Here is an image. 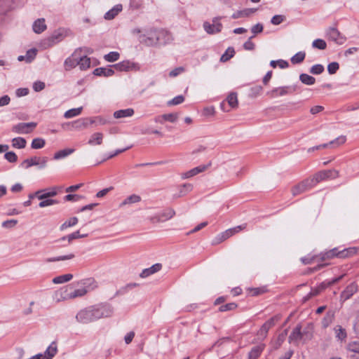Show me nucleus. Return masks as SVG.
<instances>
[{
	"label": "nucleus",
	"instance_id": "obj_1",
	"mask_svg": "<svg viewBox=\"0 0 359 359\" xmlns=\"http://www.w3.org/2000/svg\"><path fill=\"white\" fill-rule=\"evenodd\" d=\"M114 308L107 303L98 304L81 309L76 315V320L81 324H89L102 318L113 316Z\"/></svg>",
	"mask_w": 359,
	"mask_h": 359
},
{
	"label": "nucleus",
	"instance_id": "obj_2",
	"mask_svg": "<svg viewBox=\"0 0 359 359\" xmlns=\"http://www.w3.org/2000/svg\"><path fill=\"white\" fill-rule=\"evenodd\" d=\"M312 337L313 330L311 327L308 326L302 330V325H297L289 336V342L298 344L300 341L304 343L311 340Z\"/></svg>",
	"mask_w": 359,
	"mask_h": 359
},
{
	"label": "nucleus",
	"instance_id": "obj_3",
	"mask_svg": "<svg viewBox=\"0 0 359 359\" xmlns=\"http://www.w3.org/2000/svg\"><path fill=\"white\" fill-rule=\"evenodd\" d=\"M72 285H69L65 288L55 292V298L57 299V302L81 297L84 296L88 292L85 287H81L73 291H72Z\"/></svg>",
	"mask_w": 359,
	"mask_h": 359
},
{
	"label": "nucleus",
	"instance_id": "obj_4",
	"mask_svg": "<svg viewBox=\"0 0 359 359\" xmlns=\"http://www.w3.org/2000/svg\"><path fill=\"white\" fill-rule=\"evenodd\" d=\"M158 29L150 28L145 33L139 36V41L147 46H154L158 45Z\"/></svg>",
	"mask_w": 359,
	"mask_h": 359
},
{
	"label": "nucleus",
	"instance_id": "obj_5",
	"mask_svg": "<svg viewBox=\"0 0 359 359\" xmlns=\"http://www.w3.org/2000/svg\"><path fill=\"white\" fill-rule=\"evenodd\" d=\"M47 162V157L33 156L30 158L24 160L20 164V166L25 169H28L34 165H39V168H43L46 166Z\"/></svg>",
	"mask_w": 359,
	"mask_h": 359
},
{
	"label": "nucleus",
	"instance_id": "obj_6",
	"mask_svg": "<svg viewBox=\"0 0 359 359\" xmlns=\"http://www.w3.org/2000/svg\"><path fill=\"white\" fill-rule=\"evenodd\" d=\"M280 319V317L279 316H275L266 321L257 332L258 337L259 339H265L269 330L273 327Z\"/></svg>",
	"mask_w": 359,
	"mask_h": 359
},
{
	"label": "nucleus",
	"instance_id": "obj_7",
	"mask_svg": "<svg viewBox=\"0 0 359 359\" xmlns=\"http://www.w3.org/2000/svg\"><path fill=\"white\" fill-rule=\"evenodd\" d=\"M246 227V224H242L237 226L236 227L227 229L224 232L222 233L219 235L213 241V244H218L226 239L229 238L233 234L238 233L240 231L245 229Z\"/></svg>",
	"mask_w": 359,
	"mask_h": 359
},
{
	"label": "nucleus",
	"instance_id": "obj_8",
	"mask_svg": "<svg viewBox=\"0 0 359 359\" xmlns=\"http://www.w3.org/2000/svg\"><path fill=\"white\" fill-rule=\"evenodd\" d=\"M36 126V123H20L12 127V131L18 134L30 133Z\"/></svg>",
	"mask_w": 359,
	"mask_h": 359
},
{
	"label": "nucleus",
	"instance_id": "obj_9",
	"mask_svg": "<svg viewBox=\"0 0 359 359\" xmlns=\"http://www.w3.org/2000/svg\"><path fill=\"white\" fill-rule=\"evenodd\" d=\"M294 90L290 86H282L272 89L266 93V95L271 98H275L279 96H284L292 93Z\"/></svg>",
	"mask_w": 359,
	"mask_h": 359
},
{
	"label": "nucleus",
	"instance_id": "obj_10",
	"mask_svg": "<svg viewBox=\"0 0 359 359\" xmlns=\"http://www.w3.org/2000/svg\"><path fill=\"white\" fill-rule=\"evenodd\" d=\"M79 49L76 50L64 62V67L66 71H69L78 66Z\"/></svg>",
	"mask_w": 359,
	"mask_h": 359
},
{
	"label": "nucleus",
	"instance_id": "obj_11",
	"mask_svg": "<svg viewBox=\"0 0 359 359\" xmlns=\"http://www.w3.org/2000/svg\"><path fill=\"white\" fill-rule=\"evenodd\" d=\"M327 37L338 44H342L346 39L341 34L337 29L330 27L327 31Z\"/></svg>",
	"mask_w": 359,
	"mask_h": 359
},
{
	"label": "nucleus",
	"instance_id": "obj_12",
	"mask_svg": "<svg viewBox=\"0 0 359 359\" xmlns=\"http://www.w3.org/2000/svg\"><path fill=\"white\" fill-rule=\"evenodd\" d=\"M222 25L218 21L217 19L213 20V23L210 24L208 22L203 23V28L205 32L210 34L219 33L221 32Z\"/></svg>",
	"mask_w": 359,
	"mask_h": 359
},
{
	"label": "nucleus",
	"instance_id": "obj_13",
	"mask_svg": "<svg viewBox=\"0 0 359 359\" xmlns=\"http://www.w3.org/2000/svg\"><path fill=\"white\" fill-rule=\"evenodd\" d=\"M357 290L358 286L355 283H352L349 284L341 294V300L346 301L351 298Z\"/></svg>",
	"mask_w": 359,
	"mask_h": 359
},
{
	"label": "nucleus",
	"instance_id": "obj_14",
	"mask_svg": "<svg viewBox=\"0 0 359 359\" xmlns=\"http://www.w3.org/2000/svg\"><path fill=\"white\" fill-rule=\"evenodd\" d=\"M161 269H162V264L160 263H156V264L152 265L151 267L144 269V270H142V271L140 274V276L142 278H147L149 276L158 272L159 271L161 270Z\"/></svg>",
	"mask_w": 359,
	"mask_h": 359
},
{
	"label": "nucleus",
	"instance_id": "obj_15",
	"mask_svg": "<svg viewBox=\"0 0 359 359\" xmlns=\"http://www.w3.org/2000/svg\"><path fill=\"white\" fill-rule=\"evenodd\" d=\"M332 173H334V177L338 175V172L336 170H324L316 173L314 175L313 180H315L316 182H319L332 177Z\"/></svg>",
	"mask_w": 359,
	"mask_h": 359
},
{
	"label": "nucleus",
	"instance_id": "obj_16",
	"mask_svg": "<svg viewBox=\"0 0 359 359\" xmlns=\"http://www.w3.org/2000/svg\"><path fill=\"white\" fill-rule=\"evenodd\" d=\"M174 215L175 212L172 210H166L158 215L151 217V221L152 222H163L172 218Z\"/></svg>",
	"mask_w": 359,
	"mask_h": 359
},
{
	"label": "nucleus",
	"instance_id": "obj_17",
	"mask_svg": "<svg viewBox=\"0 0 359 359\" xmlns=\"http://www.w3.org/2000/svg\"><path fill=\"white\" fill-rule=\"evenodd\" d=\"M346 349L350 356H353L355 354L359 355V340L349 341Z\"/></svg>",
	"mask_w": 359,
	"mask_h": 359
},
{
	"label": "nucleus",
	"instance_id": "obj_18",
	"mask_svg": "<svg viewBox=\"0 0 359 359\" xmlns=\"http://www.w3.org/2000/svg\"><path fill=\"white\" fill-rule=\"evenodd\" d=\"M78 66L81 70H86L90 67V59L86 55L81 54V49H79Z\"/></svg>",
	"mask_w": 359,
	"mask_h": 359
},
{
	"label": "nucleus",
	"instance_id": "obj_19",
	"mask_svg": "<svg viewBox=\"0 0 359 359\" xmlns=\"http://www.w3.org/2000/svg\"><path fill=\"white\" fill-rule=\"evenodd\" d=\"M46 25L44 18H39L35 20L32 25L33 31L36 34H41L46 29Z\"/></svg>",
	"mask_w": 359,
	"mask_h": 359
},
{
	"label": "nucleus",
	"instance_id": "obj_20",
	"mask_svg": "<svg viewBox=\"0 0 359 359\" xmlns=\"http://www.w3.org/2000/svg\"><path fill=\"white\" fill-rule=\"evenodd\" d=\"M114 74V71L111 67H98L93 71V74L98 76L109 77Z\"/></svg>",
	"mask_w": 359,
	"mask_h": 359
},
{
	"label": "nucleus",
	"instance_id": "obj_21",
	"mask_svg": "<svg viewBox=\"0 0 359 359\" xmlns=\"http://www.w3.org/2000/svg\"><path fill=\"white\" fill-rule=\"evenodd\" d=\"M158 45L165 44L171 39L170 33L164 29H158Z\"/></svg>",
	"mask_w": 359,
	"mask_h": 359
},
{
	"label": "nucleus",
	"instance_id": "obj_22",
	"mask_svg": "<svg viewBox=\"0 0 359 359\" xmlns=\"http://www.w3.org/2000/svg\"><path fill=\"white\" fill-rule=\"evenodd\" d=\"M135 111L134 109L132 108H128L125 109H120L114 111V117L115 118H127V117H131L133 116Z\"/></svg>",
	"mask_w": 359,
	"mask_h": 359
},
{
	"label": "nucleus",
	"instance_id": "obj_23",
	"mask_svg": "<svg viewBox=\"0 0 359 359\" xmlns=\"http://www.w3.org/2000/svg\"><path fill=\"white\" fill-rule=\"evenodd\" d=\"M357 252V249L355 248H348L342 250H339L337 252V258L345 259L350 257Z\"/></svg>",
	"mask_w": 359,
	"mask_h": 359
},
{
	"label": "nucleus",
	"instance_id": "obj_24",
	"mask_svg": "<svg viewBox=\"0 0 359 359\" xmlns=\"http://www.w3.org/2000/svg\"><path fill=\"white\" fill-rule=\"evenodd\" d=\"M104 135L102 133H93L88 140V144L90 145H100L102 144Z\"/></svg>",
	"mask_w": 359,
	"mask_h": 359
},
{
	"label": "nucleus",
	"instance_id": "obj_25",
	"mask_svg": "<svg viewBox=\"0 0 359 359\" xmlns=\"http://www.w3.org/2000/svg\"><path fill=\"white\" fill-rule=\"evenodd\" d=\"M309 184V181H304L294 186L292 189V194L295 196L305 192L307 190Z\"/></svg>",
	"mask_w": 359,
	"mask_h": 359
},
{
	"label": "nucleus",
	"instance_id": "obj_26",
	"mask_svg": "<svg viewBox=\"0 0 359 359\" xmlns=\"http://www.w3.org/2000/svg\"><path fill=\"white\" fill-rule=\"evenodd\" d=\"M122 9L123 6L121 4H116L105 13L104 18L106 20L114 19L122 11Z\"/></svg>",
	"mask_w": 359,
	"mask_h": 359
},
{
	"label": "nucleus",
	"instance_id": "obj_27",
	"mask_svg": "<svg viewBox=\"0 0 359 359\" xmlns=\"http://www.w3.org/2000/svg\"><path fill=\"white\" fill-rule=\"evenodd\" d=\"M36 55V50L35 48H32L27 50L25 55H20L18 57V60L19 61L25 60L26 62L29 63L35 58Z\"/></svg>",
	"mask_w": 359,
	"mask_h": 359
},
{
	"label": "nucleus",
	"instance_id": "obj_28",
	"mask_svg": "<svg viewBox=\"0 0 359 359\" xmlns=\"http://www.w3.org/2000/svg\"><path fill=\"white\" fill-rule=\"evenodd\" d=\"M118 71H130L135 67V64L130 61H123L114 65Z\"/></svg>",
	"mask_w": 359,
	"mask_h": 359
},
{
	"label": "nucleus",
	"instance_id": "obj_29",
	"mask_svg": "<svg viewBox=\"0 0 359 359\" xmlns=\"http://www.w3.org/2000/svg\"><path fill=\"white\" fill-rule=\"evenodd\" d=\"M141 197L137 194H132L128 197H126L119 205V206L123 207L126 205H130L133 203H137L141 201Z\"/></svg>",
	"mask_w": 359,
	"mask_h": 359
},
{
	"label": "nucleus",
	"instance_id": "obj_30",
	"mask_svg": "<svg viewBox=\"0 0 359 359\" xmlns=\"http://www.w3.org/2000/svg\"><path fill=\"white\" fill-rule=\"evenodd\" d=\"M335 337L336 338L342 341L345 340L347 337V333L344 328H343L341 325H336L334 328Z\"/></svg>",
	"mask_w": 359,
	"mask_h": 359
},
{
	"label": "nucleus",
	"instance_id": "obj_31",
	"mask_svg": "<svg viewBox=\"0 0 359 359\" xmlns=\"http://www.w3.org/2000/svg\"><path fill=\"white\" fill-rule=\"evenodd\" d=\"M75 255L73 253H70L66 255H61L58 257H48L45 259V262L46 263L50 262H60V261H65V260H69L74 258Z\"/></svg>",
	"mask_w": 359,
	"mask_h": 359
},
{
	"label": "nucleus",
	"instance_id": "obj_32",
	"mask_svg": "<svg viewBox=\"0 0 359 359\" xmlns=\"http://www.w3.org/2000/svg\"><path fill=\"white\" fill-rule=\"evenodd\" d=\"M74 149H65L62 150H60L57 152L55 153L53 158L55 160H59L61 158H64L67 156L73 154L74 152Z\"/></svg>",
	"mask_w": 359,
	"mask_h": 359
},
{
	"label": "nucleus",
	"instance_id": "obj_33",
	"mask_svg": "<svg viewBox=\"0 0 359 359\" xmlns=\"http://www.w3.org/2000/svg\"><path fill=\"white\" fill-rule=\"evenodd\" d=\"M73 278V275L71 273H67L61 276L55 277L53 279L54 284H61L71 280Z\"/></svg>",
	"mask_w": 359,
	"mask_h": 359
},
{
	"label": "nucleus",
	"instance_id": "obj_34",
	"mask_svg": "<svg viewBox=\"0 0 359 359\" xmlns=\"http://www.w3.org/2000/svg\"><path fill=\"white\" fill-rule=\"evenodd\" d=\"M57 345L55 342H53L46 350L43 355H46L47 359H52L57 353Z\"/></svg>",
	"mask_w": 359,
	"mask_h": 359
},
{
	"label": "nucleus",
	"instance_id": "obj_35",
	"mask_svg": "<svg viewBox=\"0 0 359 359\" xmlns=\"http://www.w3.org/2000/svg\"><path fill=\"white\" fill-rule=\"evenodd\" d=\"M12 147L16 149H23L26 147V140L23 137H15L11 140Z\"/></svg>",
	"mask_w": 359,
	"mask_h": 359
},
{
	"label": "nucleus",
	"instance_id": "obj_36",
	"mask_svg": "<svg viewBox=\"0 0 359 359\" xmlns=\"http://www.w3.org/2000/svg\"><path fill=\"white\" fill-rule=\"evenodd\" d=\"M226 102L231 109L237 108L238 104L237 94L231 93L226 97Z\"/></svg>",
	"mask_w": 359,
	"mask_h": 359
},
{
	"label": "nucleus",
	"instance_id": "obj_37",
	"mask_svg": "<svg viewBox=\"0 0 359 359\" xmlns=\"http://www.w3.org/2000/svg\"><path fill=\"white\" fill-rule=\"evenodd\" d=\"M334 318V313L333 311H329L326 313L323 319L322 320V326L324 328L327 327L331 325Z\"/></svg>",
	"mask_w": 359,
	"mask_h": 359
},
{
	"label": "nucleus",
	"instance_id": "obj_38",
	"mask_svg": "<svg viewBox=\"0 0 359 359\" xmlns=\"http://www.w3.org/2000/svg\"><path fill=\"white\" fill-rule=\"evenodd\" d=\"M210 165L211 163H209L207 165H200L196 168L191 169L190 170H189L190 172V176L192 177L199 173L205 171L210 166Z\"/></svg>",
	"mask_w": 359,
	"mask_h": 359
},
{
	"label": "nucleus",
	"instance_id": "obj_39",
	"mask_svg": "<svg viewBox=\"0 0 359 359\" xmlns=\"http://www.w3.org/2000/svg\"><path fill=\"white\" fill-rule=\"evenodd\" d=\"M56 187H53L49 191H46V190H41V193L38 196V198L39 200H43L50 197H53L57 195V192L56 190Z\"/></svg>",
	"mask_w": 359,
	"mask_h": 359
},
{
	"label": "nucleus",
	"instance_id": "obj_40",
	"mask_svg": "<svg viewBox=\"0 0 359 359\" xmlns=\"http://www.w3.org/2000/svg\"><path fill=\"white\" fill-rule=\"evenodd\" d=\"M299 80L304 84L309 86L313 85L316 82V79L307 74H301L299 75Z\"/></svg>",
	"mask_w": 359,
	"mask_h": 359
},
{
	"label": "nucleus",
	"instance_id": "obj_41",
	"mask_svg": "<svg viewBox=\"0 0 359 359\" xmlns=\"http://www.w3.org/2000/svg\"><path fill=\"white\" fill-rule=\"evenodd\" d=\"M82 109V107L69 109L64 114V117L66 118H71L79 116L81 114Z\"/></svg>",
	"mask_w": 359,
	"mask_h": 359
},
{
	"label": "nucleus",
	"instance_id": "obj_42",
	"mask_svg": "<svg viewBox=\"0 0 359 359\" xmlns=\"http://www.w3.org/2000/svg\"><path fill=\"white\" fill-rule=\"evenodd\" d=\"M255 11H256V9H254V8L245 9V10L238 11L236 13H233L232 15V18L233 19H236L238 18L247 17V16L250 15V14L253 13L254 12H255Z\"/></svg>",
	"mask_w": 359,
	"mask_h": 359
},
{
	"label": "nucleus",
	"instance_id": "obj_43",
	"mask_svg": "<svg viewBox=\"0 0 359 359\" xmlns=\"http://www.w3.org/2000/svg\"><path fill=\"white\" fill-rule=\"evenodd\" d=\"M235 54V50L233 47H229L225 53L221 56L220 61L221 62H226L233 57Z\"/></svg>",
	"mask_w": 359,
	"mask_h": 359
},
{
	"label": "nucleus",
	"instance_id": "obj_44",
	"mask_svg": "<svg viewBox=\"0 0 359 359\" xmlns=\"http://www.w3.org/2000/svg\"><path fill=\"white\" fill-rule=\"evenodd\" d=\"M59 37H60V34H53L48 39H45L43 42V48H47L48 47L53 46L56 43V40H57Z\"/></svg>",
	"mask_w": 359,
	"mask_h": 359
},
{
	"label": "nucleus",
	"instance_id": "obj_45",
	"mask_svg": "<svg viewBox=\"0 0 359 359\" xmlns=\"http://www.w3.org/2000/svg\"><path fill=\"white\" fill-rule=\"evenodd\" d=\"M305 53L303 51L298 52L294 56H292L290 59L291 62L294 65L299 64L304 61L305 58Z\"/></svg>",
	"mask_w": 359,
	"mask_h": 359
},
{
	"label": "nucleus",
	"instance_id": "obj_46",
	"mask_svg": "<svg viewBox=\"0 0 359 359\" xmlns=\"http://www.w3.org/2000/svg\"><path fill=\"white\" fill-rule=\"evenodd\" d=\"M46 142L42 138H34L32 142L31 147L32 149H41L45 146Z\"/></svg>",
	"mask_w": 359,
	"mask_h": 359
},
{
	"label": "nucleus",
	"instance_id": "obj_47",
	"mask_svg": "<svg viewBox=\"0 0 359 359\" xmlns=\"http://www.w3.org/2000/svg\"><path fill=\"white\" fill-rule=\"evenodd\" d=\"M108 121L107 119L104 118L102 116H96L93 118H89V123L93 124L95 123L96 126H104L107 124Z\"/></svg>",
	"mask_w": 359,
	"mask_h": 359
},
{
	"label": "nucleus",
	"instance_id": "obj_48",
	"mask_svg": "<svg viewBox=\"0 0 359 359\" xmlns=\"http://www.w3.org/2000/svg\"><path fill=\"white\" fill-rule=\"evenodd\" d=\"M270 65L273 67V68H276L277 67V65L279 66L280 68L281 69H285L287 68L288 66H289V64L287 61L285 60H271L270 62Z\"/></svg>",
	"mask_w": 359,
	"mask_h": 359
},
{
	"label": "nucleus",
	"instance_id": "obj_49",
	"mask_svg": "<svg viewBox=\"0 0 359 359\" xmlns=\"http://www.w3.org/2000/svg\"><path fill=\"white\" fill-rule=\"evenodd\" d=\"M339 248H334L326 252H325L323 255V259H332L334 257H337V252L339 251Z\"/></svg>",
	"mask_w": 359,
	"mask_h": 359
},
{
	"label": "nucleus",
	"instance_id": "obj_50",
	"mask_svg": "<svg viewBox=\"0 0 359 359\" xmlns=\"http://www.w3.org/2000/svg\"><path fill=\"white\" fill-rule=\"evenodd\" d=\"M263 348L261 346H255L252 348V350L249 353V358L250 359H257L260 353H262Z\"/></svg>",
	"mask_w": 359,
	"mask_h": 359
},
{
	"label": "nucleus",
	"instance_id": "obj_51",
	"mask_svg": "<svg viewBox=\"0 0 359 359\" xmlns=\"http://www.w3.org/2000/svg\"><path fill=\"white\" fill-rule=\"evenodd\" d=\"M312 46L319 50H325L327 47V43L324 40L318 39L313 41Z\"/></svg>",
	"mask_w": 359,
	"mask_h": 359
},
{
	"label": "nucleus",
	"instance_id": "obj_52",
	"mask_svg": "<svg viewBox=\"0 0 359 359\" xmlns=\"http://www.w3.org/2000/svg\"><path fill=\"white\" fill-rule=\"evenodd\" d=\"M193 189V184L189 182L181 183V196L187 195Z\"/></svg>",
	"mask_w": 359,
	"mask_h": 359
},
{
	"label": "nucleus",
	"instance_id": "obj_53",
	"mask_svg": "<svg viewBox=\"0 0 359 359\" xmlns=\"http://www.w3.org/2000/svg\"><path fill=\"white\" fill-rule=\"evenodd\" d=\"M78 222V218L76 217L70 218L68 221H66L65 223H63L60 226V230H65V229L68 227L73 226L76 225Z\"/></svg>",
	"mask_w": 359,
	"mask_h": 359
},
{
	"label": "nucleus",
	"instance_id": "obj_54",
	"mask_svg": "<svg viewBox=\"0 0 359 359\" xmlns=\"http://www.w3.org/2000/svg\"><path fill=\"white\" fill-rule=\"evenodd\" d=\"M104 58L107 62H115L117 61L119 58V53L118 52L112 51L109 53L105 55Z\"/></svg>",
	"mask_w": 359,
	"mask_h": 359
},
{
	"label": "nucleus",
	"instance_id": "obj_55",
	"mask_svg": "<svg viewBox=\"0 0 359 359\" xmlns=\"http://www.w3.org/2000/svg\"><path fill=\"white\" fill-rule=\"evenodd\" d=\"M324 67L320 64L313 65L310 69V73L312 74L318 75L324 72Z\"/></svg>",
	"mask_w": 359,
	"mask_h": 359
},
{
	"label": "nucleus",
	"instance_id": "obj_56",
	"mask_svg": "<svg viewBox=\"0 0 359 359\" xmlns=\"http://www.w3.org/2000/svg\"><path fill=\"white\" fill-rule=\"evenodd\" d=\"M346 141V137L344 135H341L337 137L335 140L330 141L328 144L329 145H334V147H338L344 144Z\"/></svg>",
	"mask_w": 359,
	"mask_h": 359
},
{
	"label": "nucleus",
	"instance_id": "obj_57",
	"mask_svg": "<svg viewBox=\"0 0 359 359\" xmlns=\"http://www.w3.org/2000/svg\"><path fill=\"white\" fill-rule=\"evenodd\" d=\"M236 307H237V304L236 303L231 302V303L226 304L224 305H222L219 308V311L220 312H224V311H232V310H234L235 309H236Z\"/></svg>",
	"mask_w": 359,
	"mask_h": 359
},
{
	"label": "nucleus",
	"instance_id": "obj_58",
	"mask_svg": "<svg viewBox=\"0 0 359 359\" xmlns=\"http://www.w3.org/2000/svg\"><path fill=\"white\" fill-rule=\"evenodd\" d=\"M165 121H168L170 123H175L178 120V114L177 113H170L165 114Z\"/></svg>",
	"mask_w": 359,
	"mask_h": 359
},
{
	"label": "nucleus",
	"instance_id": "obj_59",
	"mask_svg": "<svg viewBox=\"0 0 359 359\" xmlns=\"http://www.w3.org/2000/svg\"><path fill=\"white\" fill-rule=\"evenodd\" d=\"M4 158L10 163H15L18 161V156L13 151H8L4 154Z\"/></svg>",
	"mask_w": 359,
	"mask_h": 359
},
{
	"label": "nucleus",
	"instance_id": "obj_60",
	"mask_svg": "<svg viewBox=\"0 0 359 359\" xmlns=\"http://www.w3.org/2000/svg\"><path fill=\"white\" fill-rule=\"evenodd\" d=\"M57 201L56 200L49 199L48 198L41 200V201L39 204V206L40 208H45V207L57 204Z\"/></svg>",
	"mask_w": 359,
	"mask_h": 359
},
{
	"label": "nucleus",
	"instance_id": "obj_61",
	"mask_svg": "<svg viewBox=\"0 0 359 359\" xmlns=\"http://www.w3.org/2000/svg\"><path fill=\"white\" fill-rule=\"evenodd\" d=\"M339 65L337 62H331L327 66V71L330 74H334L339 69Z\"/></svg>",
	"mask_w": 359,
	"mask_h": 359
},
{
	"label": "nucleus",
	"instance_id": "obj_62",
	"mask_svg": "<svg viewBox=\"0 0 359 359\" xmlns=\"http://www.w3.org/2000/svg\"><path fill=\"white\" fill-rule=\"evenodd\" d=\"M284 20L285 16L281 15H276L271 18V22L274 25H278L280 23H282Z\"/></svg>",
	"mask_w": 359,
	"mask_h": 359
},
{
	"label": "nucleus",
	"instance_id": "obj_63",
	"mask_svg": "<svg viewBox=\"0 0 359 359\" xmlns=\"http://www.w3.org/2000/svg\"><path fill=\"white\" fill-rule=\"evenodd\" d=\"M215 111L213 107H205L203 110V115L204 116H212L215 115Z\"/></svg>",
	"mask_w": 359,
	"mask_h": 359
},
{
	"label": "nucleus",
	"instance_id": "obj_64",
	"mask_svg": "<svg viewBox=\"0 0 359 359\" xmlns=\"http://www.w3.org/2000/svg\"><path fill=\"white\" fill-rule=\"evenodd\" d=\"M18 224V220L16 219H9L4 221L2 223V226L6 229H11L14 227Z\"/></svg>",
	"mask_w": 359,
	"mask_h": 359
}]
</instances>
